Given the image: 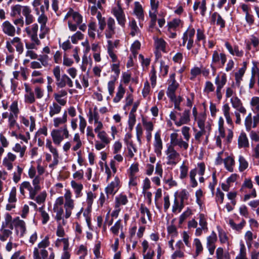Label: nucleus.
I'll use <instances>...</instances> for the list:
<instances>
[{
  "mask_svg": "<svg viewBox=\"0 0 259 259\" xmlns=\"http://www.w3.org/2000/svg\"><path fill=\"white\" fill-rule=\"evenodd\" d=\"M227 81V75L225 73H223L221 76V79L220 75H218L215 78V84L217 85L216 94L219 101L222 98L221 90L226 84Z\"/></svg>",
  "mask_w": 259,
  "mask_h": 259,
  "instance_id": "nucleus-1",
  "label": "nucleus"
},
{
  "mask_svg": "<svg viewBox=\"0 0 259 259\" xmlns=\"http://www.w3.org/2000/svg\"><path fill=\"white\" fill-rule=\"evenodd\" d=\"M167 149L165 151V153L168 155L167 158L168 161H167L166 163L168 165H175L177 163L175 160L180 156V154L175 149V146H173V145H168L167 144Z\"/></svg>",
  "mask_w": 259,
  "mask_h": 259,
  "instance_id": "nucleus-2",
  "label": "nucleus"
},
{
  "mask_svg": "<svg viewBox=\"0 0 259 259\" xmlns=\"http://www.w3.org/2000/svg\"><path fill=\"white\" fill-rule=\"evenodd\" d=\"M226 61L227 57L224 53L219 54L217 51H213L211 64L218 65V68H223Z\"/></svg>",
  "mask_w": 259,
  "mask_h": 259,
  "instance_id": "nucleus-3",
  "label": "nucleus"
},
{
  "mask_svg": "<svg viewBox=\"0 0 259 259\" xmlns=\"http://www.w3.org/2000/svg\"><path fill=\"white\" fill-rule=\"evenodd\" d=\"M118 9H117L116 8L112 9V13L114 16L116 17L118 23L122 27L125 26V23L126 22L125 15L124 12L119 4H118Z\"/></svg>",
  "mask_w": 259,
  "mask_h": 259,
  "instance_id": "nucleus-4",
  "label": "nucleus"
},
{
  "mask_svg": "<svg viewBox=\"0 0 259 259\" xmlns=\"http://www.w3.org/2000/svg\"><path fill=\"white\" fill-rule=\"evenodd\" d=\"M154 152L157 156H160L161 155V150L163 148L162 142L160 137V131H157L154 136Z\"/></svg>",
  "mask_w": 259,
  "mask_h": 259,
  "instance_id": "nucleus-5",
  "label": "nucleus"
},
{
  "mask_svg": "<svg viewBox=\"0 0 259 259\" xmlns=\"http://www.w3.org/2000/svg\"><path fill=\"white\" fill-rule=\"evenodd\" d=\"M120 183L119 178L116 176L114 178V181L111 182L105 188V193L107 195L110 194L114 195L117 191Z\"/></svg>",
  "mask_w": 259,
  "mask_h": 259,
  "instance_id": "nucleus-6",
  "label": "nucleus"
},
{
  "mask_svg": "<svg viewBox=\"0 0 259 259\" xmlns=\"http://www.w3.org/2000/svg\"><path fill=\"white\" fill-rule=\"evenodd\" d=\"M3 31L9 36L15 35V28L8 21H6L3 23Z\"/></svg>",
  "mask_w": 259,
  "mask_h": 259,
  "instance_id": "nucleus-7",
  "label": "nucleus"
},
{
  "mask_svg": "<svg viewBox=\"0 0 259 259\" xmlns=\"http://www.w3.org/2000/svg\"><path fill=\"white\" fill-rule=\"evenodd\" d=\"M190 110H185L182 116H181L179 121H176L175 124L177 126H180L182 124H187L190 121Z\"/></svg>",
  "mask_w": 259,
  "mask_h": 259,
  "instance_id": "nucleus-8",
  "label": "nucleus"
},
{
  "mask_svg": "<svg viewBox=\"0 0 259 259\" xmlns=\"http://www.w3.org/2000/svg\"><path fill=\"white\" fill-rule=\"evenodd\" d=\"M238 144L239 148H248L249 144L246 135L245 133H242L239 137L238 140Z\"/></svg>",
  "mask_w": 259,
  "mask_h": 259,
  "instance_id": "nucleus-9",
  "label": "nucleus"
},
{
  "mask_svg": "<svg viewBox=\"0 0 259 259\" xmlns=\"http://www.w3.org/2000/svg\"><path fill=\"white\" fill-rule=\"evenodd\" d=\"M51 135L53 142L56 145H59L64 139L63 136H61V134L59 133V131H52Z\"/></svg>",
  "mask_w": 259,
  "mask_h": 259,
  "instance_id": "nucleus-10",
  "label": "nucleus"
},
{
  "mask_svg": "<svg viewBox=\"0 0 259 259\" xmlns=\"http://www.w3.org/2000/svg\"><path fill=\"white\" fill-rule=\"evenodd\" d=\"M225 168L230 172L233 171V166L235 164L234 159L231 156H228L224 160Z\"/></svg>",
  "mask_w": 259,
  "mask_h": 259,
  "instance_id": "nucleus-11",
  "label": "nucleus"
},
{
  "mask_svg": "<svg viewBox=\"0 0 259 259\" xmlns=\"http://www.w3.org/2000/svg\"><path fill=\"white\" fill-rule=\"evenodd\" d=\"M71 185L74 189L76 197H79L81 195V191L83 189V185L81 184H78L74 181L71 182Z\"/></svg>",
  "mask_w": 259,
  "mask_h": 259,
  "instance_id": "nucleus-12",
  "label": "nucleus"
},
{
  "mask_svg": "<svg viewBox=\"0 0 259 259\" xmlns=\"http://www.w3.org/2000/svg\"><path fill=\"white\" fill-rule=\"evenodd\" d=\"M246 224L245 221L243 219L240 223L236 224L232 219L229 220V225L230 227L233 229L238 231H241Z\"/></svg>",
  "mask_w": 259,
  "mask_h": 259,
  "instance_id": "nucleus-13",
  "label": "nucleus"
},
{
  "mask_svg": "<svg viewBox=\"0 0 259 259\" xmlns=\"http://www.w3.org/2000/svg\"><path fill=\"white\" fill-rule=\"evenodd\" d=\"M128 202L127 197L125 195L120 194L119 197L115 198V207L118 208L120 205H125Z\"/></svg>",
  "mask_w": 259,
  "mask_h": 259,
  "instance_id": "nucleus-14",
  "label": "nucleus"
},
{
  "mask_svg": "<svg viewBox=\"0 0 259 259\" xmlns=\"http://www.w3.org/2000/svg\"><path fill=\"white\" fill-rule=\"evenodd\" d=\"M134 13L139 19L144 18L143 10L141 5L138 2L135 3Z\"/></svg>",
  "mask_w": 259,
  "mask_h": 259,
  "instance_id": "nucleus-15",
  "label": "nucleus"
},
{
  "mask_svg": "<svg viewBox=\"0 0 259 259\" xmlns=\"http://www.w3.org/2000/svg\"><path fill=\"white\" fill-rule=\"evenodd\" d=\"M239 253L236 256V259H248L246 257V247L242 241L240 243Z\"/></svg>",
  "mask_w": 259,
  "mask_h": 259,
  "instance_id": "nucleus-16",
  "label": "nucleus"
},
{
  "mask_svg": "<svg viewBox=\"0 0 259 259\" xmlns=\"http://www.w3.org/2000/svg\"><path fill=\"white\" fill-rule=\"evenodd\" d=\"M53 107H50V112L49 114L50 116L52 117L56 114H58L60 112L61 110V107L56 103H53Z\"/></svg>",
  "mask_w": 259,
  "mask_h": 259,
  "instance_id": "nucleus-17",
  "label": "nucleus"
},
{
  "mask_svg": "<svg viewBox=\"0 0 259 259\" xmlns=\"http://www.w3.org/2000/svg\"><path fill=\"white\" fill-rule=\"evenodd\" d=\"M197 174V169L196 168L192 169L191 170L190 172V181L191 182V187L192 188H195L197 187L198 185V183L195 179V176Z\"/></svg>",
  "mask_w": 259,
  "mask_h": 259,
  "instance_id": "nucleus-18",
  "label": "nucleus"
},
{
  "mask_svg": "<svg viewBox=\"0 0 259 259\" xmlns=\"http://www.w3.org/2000/svg\"><path fill=\"white\" fill-rule=\"evenodd\" d=\"M225 194L222 192L219 188L217 189V192L215 194V201L219 204H222L223 203L224 199Z\"/></svg>",
  "mask_w": 259,
  "mask_h": 259,
  "instance_id": "nucleus-19",
  "label": "nucleus"
},
{
  "mask_svg": "<svg viewBox=\"0 0 259 259\" xmlns=\"http://www.w3.org/2000/svg\"><path fill=\"white\" fill-rule=\"evenodd\" d=\"M217 241V234L214 231H212L210 235L207 237V246L215 245L214 243Z\"/></svg>",
  "mask_w": 259,
  "mask_h": 259,
  "instance_id": "nucleus-20",
  "label": "nucleus"
},
{
  "mask_svg": "<svg viewBox=\"0 0 259 259\" xmlns=\"http://www.w3.org/2000/svg\"><path fill=\"white\" fill-rule=\"evenodd\" d=\"M239 169L240 171H243L246 169L248 166L247 161L242 156H240L239 158Z\"/></svg>",
  "mask_w": 259,
  "mask_h": 259,
  "instance_id": "nucleus-21",
  "label": "nucleus"
},
{
  "mask_svg": "<svg viewBox=\"0 0 259 259\" xmlns=\"http://www.w3.org/2000/svg\"><path fill=\"white\" fill-rule=\"evenodd\" d=\"M199 225L201 227L203 230H207L208 228L207 227V223L206 220L205 215L203 213L199 214Z\"/></svg>",
  "mask_w": 259,
  "mask_h": 259,
  "instance_id": "nucleus-22",
  "label": "nucleus"
},
{
  "mask_svg": "<svg viewBox=\"0 0 259 259\" xmlns=\"http://www.w3.org/2000/svg\"><path fill=\"white\" fill-rule=\"evenodd\" d=\"M219 237L221 243H225L228 239L226 233L220 228L218 227Z\"/></svg>",
  "mask_w": 259,
  "mask_h": 259,
  "instance_id": "nucleus-23",
  "label": "nucleus"
},
{
  "mask_svg": "<svg viewBox=\"0 0 259 259\" xmlns=\"http://www.w3.org/2000/svg\"><path fill=\"white\" fill-rule=\"evenodd\" d=\"M242 70H239L238 72L235 73V78L236 80V84L239 87L240 85L241 81L242 79V77L244 74V72Z\"/></svg>",
  "mask_w": 259,
  "mask_h": 259,
  "instance_id": "nucleus-24",
  "label": "nucleus"
},
{
  "mask_svg": "<svg viewBox=\"0 0 259 259\" xmlns=\"http://www.w3.org/2000/svg\"><path fill=\"white\" fill-rule=\"evenodd\" d=\"M17 201L16 198V188L14 187L12 188L9 194L8 202L10 203H14Z\"/></svg>",
  "mask_w": 259,
  "mask_h": 259,
  "instance_id": "nucleus-25",
  "label": "nucleus"
},
{
  "mask_svg": "<svg viewBox=\"0 0 259 259\" xmlns=\"http://www.w3.org/2000/svg\"><path fill=\"white\" fill-rule=\"evenodd\" d=\"M71 41L74 44H76L78 40H82L83 38V34L80 31H77L71 37Z\"/></svg>",
  "mask_w": 259,
  "mask_h": 259,
  "instance_id": "nucleus-26",
  "label": "nucleus"
},
{
  "mask_svg": "<svg viewBox=\"0 0 259 259\" xmlns=\"http://www.w3.org/2000/svg\"><path fill=\"white\" fill-rule=\"evenodd\" d=\"M149 16L151 18V20L149 24V29H153L156 25V22L157 21V16L155 13H152L149 12Z\"/></svg>",
  "mask_w": 259,
  "mask_h": 259,
  "instance_id": "nucleus-27",
  "label": "nucleus"
},
{
  "mask_svg": "<svg viewBox=\"0 0 259 259\" xmlns=\"http://www.w3.org/2000/svg\"><path fill=\"white\" fill-rule=\"evenodd\" d=\"M188 167L184 164H182V165L180 166V178L182 180L185 179L187 177L188 175Z\"/></svg>",
  "mask_w": 259,
  "mask_h": 259,
  "instance_id": "nucleus-28",
  "label": "nucleus"
},
{
  "mask_svg": "<svg viewBox=\"0 0 259 259\" xmlns=\"http://www.w3.org/2000/svg\"><path fill=\"white\" fill-rule=\"evenodd\" d=\"M142 123L147 132H152L153 130L154 126L151 121H147L144 118H143Z\"/></svg>",
  "mask_w": 259,
  "mask_h": 259,
  "instance_id": "nucleus-29",
  "label": "nucleus"
},
{
  "mask_svg": "<svg viewBox=\"0 0 259 259\" xmlns=\"http://www.w3.org/2000/svg\"><path fill=\"white\" fill-rule=\"evenodd\" d=\"M214 87L212 83L210 81H206L205 84V88L203 90V92L208 94L210 92H213L214 91Z\"/></svg>",
  "mask_w": 259,
  "mask_h": 259,
  "instance_id": "nucleus-30",
  "label": "nucleus"
},
{
  "mask_svg": "<svg viewBox=\"0 0 259 259\" xmlns=\"http://www.w3.org/2000/svg\"><path fill=\"white\" fill-rule=\"evenodd\" d=\"M194 242L196 246V255H198L199 253L202 251L203 247L200 240L198 238L194 239Z\"/></svg>",
  "mask_w": 259,
  "mask_h": 259,
  "instance_id": "nucleus-31",
  "label": "nucleus"
},
{
  "mask_svg": "<svg viewBox=\"0 0 259 259\" xmlns=\"http://www.w3.org/2000/svg\"><path fill=\"white\" fill-rule=\"evenodd\" d=\"M46 197V192L43 191L41 192L38 195H37L34 200L38 204H40L45 201Z\"/></svg>",
  "mask_w": 259,
  "mask_h": 259,
  "instance_id": "nucleus-32",
  "label": "nucleus"
},
{
  "mask_svg": "<svg viewBox=\"0 0 259 259\" xmlns=\"http://www.w3.org/2000/svg\"><path fill=\"white\" fill-rule=\"evenodd\" d=\"M38 23L41 24L40 29L42 30L46 26L48 21V18L45 14H41L38 18Z\"/></svg>",
  "mask_w": 259,
  "mask_h": 259,
  "instance_id": "nucleus-33",
  "label": "nucleus"
},
{
  "mask_svg": "<svg viewBox=\"0 0 259 259\" xmlns=\"http://www.w3.org/2000/svg\"><path fill=\"white\" fill-rule=\"evenodd\" d=\"M178 134L177 133H172L170 135V145H173V146H177L179 144V141H180V139H179L178 138Z\"/></svg>",
  "mask_w": 259,
  "mask_h": 259,
  "instance_id": "nucleus-34",
  "label": "nucleus"
},
{
  "mask_svg": "<svg viewBox=\"0 0 259 259\" xmlns=\"http://www.w3.org/2000/svg\"><path fill=\"white\" fill-rule=\"evenodd\" d=\"M230 101L232 103L233 107L236 109L242 105L240 99H239L237 97L231 98Z\"/></svg>",
  "mask_w": 259,
  "mask_h": 259,
  "instance_id": "nucleus-35",
  "label": "nucleus"
},
{
  "mask_svg": "<svg viewBox=\"0 0 259 259\" xmlns=\"http://www.w3.org/2000/svg\"><path fill=\"white\" fill-rule=\"evenodd\" d=\"M106 135V132L104 131L98 133V137L102 142L104 144H108L110 143V141L108 139Z\"/></svg>",
  "mask_w": 259,
  "mask_h": 259,
  "instance_id": "nucleus-36",
  "label": "nucleus"
},
{
  "mask_svg": "<svg viewBox=\"0 0 259 259\" xmlns=\"http://www.w3.org/2000/svg\"><path fill=\"white\" fill-rule=\"evenodd\" d=\"M79 130L80 132L82 134L84 133V129L85 128V126L87 125V122L85 119L84 118L83 116L79 115Z\"/></svg>",
  "mask_w": 259,
  "mask_h": 259,
  "instance_id": "nucleus-37",
  "label": "nucleus"
},
{
  "mask_svg": "<svg viewBox=\"0 0 259 259\" xmlns=\"http://www.w3.org/2000/svg\"><path fill=\"white\" fill-rule=\"evenodd\" d=\"M121 226V220H118L114 225L113 226H112L111 228V231L112 232L113 234L114 235H118L119 232V229Z\"/></svg>",
  "mask_w": 259,
  "mask_h": 259,
  "instance_id": "nucleus-38",
  "label": "nucleus"
},
{
  "mask_svg": "<svg viewBox=\"0 0 259 259\" xmlns=\"http://www.w3.org/2000/svg\"><path fill=\"white\" fill-rule=\"evenodd\" d=\"M72 18L76 24L80 25L82 22V16L77 12H73L72 14Z\"/></svg>",
  "mask_w": 259,
  "mask_h": 259,
  "instance_id": "nucleus-39",
  "label": "nucleus"
},
{
  "mask_svg": "<svg viewBox=\"0 0 259 259\" xmlns=\"http://www.w3.org/2000/svg\"><path fill=\"white\" fill-rule=\"evenodd\" d=\"M50 245L49 237L48 235L46 236L45 238L38 244V247L46 248Z\"/></svg>",
  "mask_w": 259,
  "mask_h": 259,
  "instance_id": "nucleus-40",
  "label": "nucleus"
},
{
  "mask_svg": "<svg viewBox=\"0 0 259 259\" xmlns=\"http://www.w3.org/2000/svg\"><path fill=\"white\" fill-rule=\"evenodd\" d=\"M150 86L148 81L146 80L144 83V87L142 90L143 96L145 98L150 93Z\"/></svg>",
  "mask_w": 259,
  "mask_h": 259,
  "instance_id": "nucleus-41",
  "label": "nucleus"
},
{
  "mask_svg": "<svg viewBox=\"0 0 259 259\" xmlns=\"http://www.w3.org/2000/svg\"><path fill=\"white\" fill-rule=\"evenodd\" d=\"M215 24L217 25L220 26L221 29L224 28L226 27L225 20L222 17L221 15L219 13L218 15V18L217 19V22Z\"/></svg>",
  "mask_w": 259,
  "mask_h": 259,
  "instance_id": "nucleus-42",
  "label": "nucleus"
},
{
  "mask_svg": "<svg viewBox=\"0 0 259 259\" xmlns=\"http://www.w3.org/2000/svg\"><path fill=\"white\" fill-rule=\"evenodd\" d=\"M10 110L14 113L16 118H17V115L19 113V109L18 107V103L17 101L12 102L10 106Z\"/></svg>",
  "mask_w": 259,
  "mask_h": 259,
  "instance_id": "nucleus-43",
  "label": "nucleus"
},
{
  "mask_svg": "<svg viewBox=\"0 0 259 259\" xmlns=\"http://www.w3.org/2000/svg\"><path fill=\"white\" fill-rule=\"evenodd\" d=\"M183 98L179 96L178 98H176L175 100L172 101V102L174 103L175 108L179 111H181L182 108L180 107V103L183 101Z\"/></svg>",
  "mask_w": 259,
  "mask_h": 259,
  "instance_id": "nucleus-44",
  "label": "nucleus"
},
{
  "mask_svg": "<svg viewBox=\"0 0 259 259\" xmlns=\"http://www.w3.org/2000/svg\"><path fill=\"white\" fill-rule=\"evenodd\" d=\"M181 21L179 19H174L168 23V28H176L179 26Z\"/></svg>",
  "mask_w": 259,
  "mask_h": 259,
  "instance_id": "nucleus-45",
  "label": "nucleus"
},
{
  "mask_svg": "<svg viewBox=\"0 0 259 259\" xmlns=\"http://www.w3.org/2000/svg\"><path fill=\"white\" fill-rule=\"evenodd\" d=\"M212 183H210L209 185V188L211 190L212 193H213L214 190L215 186L217 184V179L216 176V171H214L212 175Z\"/></svg>",
  "mask_w": 259,
  "mask_h": 259,
  "instance_id": "nucleus-46",
  "label": "nucleus"
},
{
  "mask_svg": "<svg viewBox=\"0 0 259 259\" xmlns=\"http://www.w3.org/2000/svg\"><path fill=\"white\" fill-rule=\"evenodd\" d=\"M254 67H252L251 70V77L250 79V82L249 84V89H252L253 88L254 84L255 83V80H254V76H255V70H254V67H256V65L255 62H253Z\"/></svg>",
  "mask_w": 259,
  "mask_h": 259,
  "instance_id": "nucleus-47",
  "label": "nucleus"
},
{
  "mask_svg": "<svg viewBox=\"0 0 259 259\" xmlns=\"http://www.w3.org/2000/svg\"><path fill=\"white\" fill-rule=\"evenodd\" d=\"M68 77V76L64 74L62 75L61 80L59 82H57L56 84L58 87L60 88H63L65 87L66 85V78Z\"/></svg>",
  "mask_w": 259,
  "mask_h": 259,
  "instance_id": "nucleus-48",
  "label": "nucleus"
},
{
  "mask_svg": "<svg viewBox=\"0 0 259 259\" xmlns=\"http://www.w3.org/2000/svg\"><path fill=\"white\" fill-rule=\"evenodd\" d=\"M179 197L180 198L181 201L188 200L189 193L186 189H183L179 194Z\"/></svg>",
  "mask_w": 259,
  "mask_h": 259,
  "instance_id": "nucleus-49",
  "label": "nucleus"
},
{
  "mask_svg": "<svg viewBox=\"0 0 259 259\" xmlns=\"http://www.w3.org/2000/svg\"><path fill=\"white\" fill-rule=\"evenodd\" d=\"M143 194L146 193V191L151 187V183L150 181L148 178H146L143 182Z\"/></svg>",
  "mask_w": 259,
  "mask_h": 259,
  "instance_id": "nucleus-50",
  "label": "nucleus"
},
{
  "mask_svg": "<svg viewBox=\"0 0 259 259\" xmlns=\"http://www.w3.org/2000/svg\"><path fill=\"white\" fill-rule=\"evenodd\" d=\"M189 131L190 127L186 126H183L182 129V134L187 141H189L190 139Z\"/></svg>",
  "mask_w": 259,
  "mask_h": 259,
  "instance_id": "nucleus-51",
  "label": "nucleus"
},
{
  "mask_svg": "<svg viewBox=\"0 0 259 259\" xmlns=\"http://www.w3.org/2000/svg\"><path fill=\"white\" fill-rule=\"evenodd\" d=\"M19 227L20 229V237H22L24 236L25 233L26 229L25 223L24 221H19V224L17 225V227Z\"/></svg>",
  "mask_w": 259,
  "mask_h": 259,
  "instance_id": "nucleus-52",
  "label": "nucleus"
},
{
  "mask_svg": "<svg viewBox=\"0 0 259 259\" xmlns=\"http://www.w3.org/2000/svg\"><path fill=\"white\" fill-rule=\"evenodd\" d=\"M96 195H95L91 191L87 193V202L88 205H92L94 198H96Z\"/></svg>",
  "mask_w": 259,
  "mask_h": 259,
  "instance_id": "nucleus-53",
  "label": "nucleus"
},
{
  "mask_svg": "<svg viewBox=\"0 0 259 259\" xmlns=\"http://www.w3.org/2000/svg\"><path fill=\"white\" fill-rule=\"evenodd\" d=\"M26 101L30 104L33 103L35 100L33 92H30L28 95H25Z\"/></svg>",
  "mask_w": 259,
  "mask_h": 259,
  "instance_id": "nucleus-54",
  "label": "nucleus"
},
{
  "mask_svg": "<svg viewBox=\"0 0 259 259\" xmlns=\"http://www.w3.org/2000/svg\"><path fill=\"white\" fill-rule=\"evenodd\" d=\"M205 38V36L204 34L203 31L200 29L197 30V39L195 40V43L197 41H200L201 40H203Z\"/></svg>",
  "mask_w": 259,
  "mask_h": 259,
  "instance_id": "nucleus-55",
  "label": "nucleus"
},
{
  "mask_svg": "<svg viewBox=\"0 0 259 259\" xmlns=\"http://www.w3.org/2000/svg\"><path fill=\"white\" fill-rule=\"evenodd\" d=\"M65 231L63 227L59 224L57 226L56 235L58 237H62L65 235Z\"/></svg>",
  "mask_w": 259,
  "mask_h": 259,
  "instance_id": "nucleus-56",
  "label": "nucleus"
},
{
  "mask_svg": "<svg viewBox=\"0 0 259 259\" xmlns=\"http://www.w3.org/2000/svg\"><path fill=\"white\" fill-rule=\"evenodd\" d=\"M48 57L47 55H40L37 59L41 62L42 65L47 66L48 65Z\"/></svg>",
  "mask_w": 259,
  "mask_h": 259,
  "instance_id": "nucleus-57",
  "label": "nucleus"
},
{
  "mask_svg": "<svg viewBox=\"0 0 259 259\" xmlns=\"http://www.w3.org/2000/svg\"><path fill=\"white\" fill-rule=\"evenodd\" d=\"M139 164L138 163L132 164L130 166V169L131 170L130 176H134V174L139 171Z\"/></svg>",
  "mask_w": 259,
  "mask_h": 259,
  "instance_id": "nucleus-58",
  "label": "nucleus"
},
{
  "mask_svg": "<svg viewBox=\"0 0 259 259\" xmlns=\"http://www.w3.org/2000/svg\"><path fill=\"white\" fill-rule=\"evenodd\" d=\"M163 181L165 183L168 184L169 188H170L172 187L177 186L178 185L177 182L175 180H173L172 176H171V177L169 179H168L167 180L164 179Z\"/></svg>",
  "mask_w": 259,
  "mask_h": 259,
  "instance_id": "nucleus-59",
  "label": "nucleus"
},
{
  "mask_svg": "<svg viewBox=\"0 0 259 259\" xmlns=\"http://www.w3.org/2000/svg\"><path fill=\"white\" fill-rule=\"evenodd\" d=\"M245 20L247 23L250 25L254 23V19L253 16L250 14L249 13H247V14H245Z\"/></svg>",
  "mask_w": 259,
  "mask_h": 259,
  "instance_id": "nucleus-60",
  "label": "nucleus"
},
{
  "mask_svg": "<svg viewBox=\"0 0 259 259\" xmlns=\"http://www.w3.org/2000/svg\"><path fill=\"white\" fill-rule=\"evenodd\" d=\"M198 167H199V169L198 171V174L200 176H203L204 174L205 170V165L204 162H200L198 163Z\"/></svg>",
  "mask_w": 259,
  "mask_h": 259,
  "instance_id": "nucleus-61",
  "label": "nucleus"
},
{
  "mask_svg": "<svg viewBox=\"0 0 259 259\" xmlns=\"http://www.w3.org/2000/svg\"><path fill=\"white\" fill-rule=\"evenodd\" d=\"M239 212L241 215H243L245 217H247L248 214L247 208L245 205H242L239 208Z\"/></svg>",
  "mask_w": 259,
  "mask_h": 259,
  "instance_id": "nucleus-62",
  "label": "nucleus"
},
{
  "mask_svg": "<svg viewBox=\"0 0 259 259\" xmlns=\"http://www.w3.org/2000/svg\"><path fill=\"white\" fill-rule=\"evenodd\" d=\"M200 73H201V70L198 67H193L191 70V74L193 77H196V76L199 75Z\"/></svg>",
  "mask_w": 259,
  "mask_h": 259,
  "instance_id": "nucleus-63",
  "label": "nucleus"
},
{
  "mask_svg": "<svg viewBox=\"0 0 259 259\" xmlns=\"http://www.w3.org/2000/svg\"><path fill=\"white\" fill-rule=\"evenodd\" d=\"M250 137L252 141H254L255 142L259 141V135L254 131H250Z\"/></svg>",
  "mask_w": 259,
  "mask_h": 259,
  "instance_id": "nucleus-64",
  "label": "nucleus"
}]
</instances>
